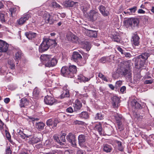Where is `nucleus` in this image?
I'll use <instances>...</instances> for the list:
<instances>
[{"mask_svg":"<svg viewBox=\"0 0 154 154\" xmlns=\"http://www.w3.org/2000/svg\"><path fill=\"white\" fill-rule=\"evenodd\" d=\"M149 56V54L145 52L135 57L134 60L136 68L142 69L144 67L145 62Z\"/></svg>","mask_w":154,"mask_h":154,"instance_id":"1","label":"nucleus"},{"mask_svg":"<svg viewBox=\"0 0 154 154\" xmlns=\"http://www.w3.org/2000/svg\"><path fill=\"white\" fill-rule=\"evenodd\" d=\"M40 59L47 67H53L55 66L57 63V60L50 55H42L40 57Z\"/></svg>","mask_w":154,"mask_h":154,"instance_id":"2","label":"nucleus"},{"mask_svg":"<svg viewBox=\"0 0 154 154\" xmlns=\"http://www.w3.org/2000/svg\"><path fill=\"white\" fill-rule=\"evenodd\" d=\"M56 44L55 40L44 38L42 43L39 47V51L41 52L45 51L47 50L51 45L55 47L56 45Z\"/></svg>","mask_w":154,"mask_h":154,"instance_id":"3","label":"nucleus"},{"mask_svg":"<svg viewBox=\"0 0 154 154\" xmlns=\"http://www.w3.org/2000/svg\"><path fill=\"white\" fill-rule=\"evenodd\" d=\"M123 23L125 26L127 28L131 27L134 29L138 26L139 23V20L137 18H130L125 20Z\"/></svg>","mask_w":154,"mask_h":154,"instance_id":"4","label":"nucleus"},{"mask_svg":"<svg viewBox=\"0 0 154 154\" xmlns=\"http://www.w3.org/2000/svg\"><path fill=\"white\" fill-rule=\"evenodd\" d=\"M55 17L56 15L54 14L50 15L48 13H45L44 15L43 18L46 23L52 24L55 22Z\"/></svg>","mask_w":154,"mask_h":154,"instance_id":"5","label":"nucleus"},{"mask_svg":"<svg viewBox=\"0 0 154 154\" xmlns=\"http://www.w3.org/2000/svg\"><path fill=\"white\" fill-rule=\"evenodd\" d=\"M114 117L115 118L119 129L120 131L123 130L124 128L122 124V121L123 120V118L122 116L116 113Z\"/></svg>","mask_w":154,"mask_h":154,"instance_id":"6","label":"nucleus"},{"mask_svg":"<svg viewBox=\"0 0 154 154\" xmlns=\"http://www.w3.org/2000/svg\"><path fill=\"white\" fill-rule=\"evenodd\" d=\"M78 142L79 145L81 147L86 148L87 147L85 145V142L86 140L85 136L83 134H81L79 135L78 137Z\"/></svg>","mask_w":154,"mask_h":154,"instance_id":"7","label":"nucleus"},{"mask_svg":"<svg viewBox=\"0 0 154 154\" xmlns=\"http://www.w3.org/2000/svg\"><path fill=\"white\" fill-rule=\"evenodd\" d=\"M9 44L6 42L0 40V51L1 52H5L8 51Z\"/></svg>","mask_w":154,"mask_h":154,"instance_id":"8","label":"nucleus"},{"mask_svg":"<svg viewBox=\"0 0 154 154\" xmlns=\"http://www.w3.org/2000/svg\"><path fill=\"white\" fill-rule=\"evenodd\" d=\"M44 101L45 103L50 105H52L56 102V100L53 97L47 96L45 97Z\"/></svg>","mask_w":154,"mask_h":154,"instance_id":"9","label":"nucleus"},{"mask_svg":"<svg viewBox=\"0 0 154 154\" xmlns=\"http://www.w3.org/2000/svg\"><path fill=\"white\" fill-rule=\"evenodd\" d=\"M67 140L70 143L73 147L76 146V140L75 135L71 133H69L66 137Z\"/></svg>","mask_w":154,"mask_h":154,"instance_id":"10","label":"nucleus"},{"mask_svg":"<svg viewBox=\"0 0 154 154\" xmlns=\"http://www.w3.org/2000/svg\"><path fill=\"white\" fill-rule=\"evenodd\" d=\"M89 19L91 20H96L98 17V13L94 11H91L88 14Z\"/></svg>","mask_w":154,"mask_h":154,"instance_id":"11","label":"nucleus"},{"mask_svg":"<svg viewBox=\"0 0 154 154\" xmlns=\"http://www.w3.org/2000/svg\"><path fill=\"white\" fill-rule=\"evenodd\" d=\"M98 9L101 14L104 17H107L109 14V11L106 9V8L104 6L101 5L99 6Z\"/></svg>","mask_w":154,"mask_h":154,"instance_id":"12","label":"nucleus"},{"mask_svg":"<svg viewBox=\"0 0 154 154\" xmlns=\"http://www.w3.org/2000/svg\"><path fill=\"white\" fill-rule=\"evenodd\" d=\"M72 59L75 62H79L82 59V56L77 52L74 51L73 52L72 55Z\"/></svg>","mask_w":154,"mask_h":154,"instance_id":"13","label":"nucleus"},{"mask_svg":"<svg viewBox=\"0 0 154 154\" xmlns=\"http://www.w3.org/2000/svg\"><path fill=\"white\" fill-rule=\"evenodd\" d=\"M69 69L70 78L73 77L74 76V74L76 73L77 71L76 67L75 65H71L69 66Z\"/></svg>","mask_w":154,"mask_h":154,"instance_id":"14","label":"nucleus"},{"mask_svg":"<svg viewBox=\"0 0 154 154\" xmlns=\"http://www.w3.org/2000/svg\"><path fill=\"white\" fill-rule=\"evenodd\" d=\"M140 39V38L137 34H134L132 38V43L135 46H138L139 45Z\"/></svg>","mask_w":154,"mask_h":154,"instance_id":"15","label":"nucleus"},{"mask_svg":"<svg viewBox=\"0 0 154 154\" xmlns=\"http://www.w3.org/2000/svg\"><path fill=\"white\" fill-rule=\"evenodd\" d=\"M67 85H66L63 87V93L60 96V98L63 99L65 97H69V90L67 88Z\"/></svg>","mask_w":154,"mask_h":154,"instance_id":"16","label":"nucleus"},{"mask_svg":"<svg viewBox=\"0 0 154 154\" xmlns=\"http://www.w3.org/2000/svg\"><path fill=\"white\" fill-rule=\"evenodd\" d=\"M58 123V120L57 119H55L53 122L52 119H50L48 120L46 124L47 125L49 126H52L53 125V128H54L56 127L57 124Z\"/></svg>","mask_w":154,"mask_h":154,"instance_id":"17","label":"nucleus"},{"mask_svg":"<svg viewBox=\"0 0 154 154\" xmlns=\"http://www.w3.org/2000/svg\"><path fill=\"white\" fill-rule=\"evenodd\" d=\"M69 71V68L67 66L63 67L61 70V73L64 76L70 78Z\"/></svg>","mask_w":154,"mask_h":154,"instance_id":"18","label":"nucleus"},{"mask_svg":"<svg viewBox=\"0 0 154 154\" xmlns=\"http://www.w3.org/2000/svg\"><path fill=\"white\" fill-rule=\"evenodd\" d=\"M29 18V14H27L24 15L23 17H22L17 20L18 24L20 25L23 24L25 21L27 20Z\"/></svg>","mask_w":154,"mask_h":154,"instance_id":"19","label":"nucleus"},{"mask_svg":"<svg viewBox=\"0 0 154 154\" xmlns=\"http://www.w3.org/2000/svg\"><path fill=\"white\" fill-rule=\"evenodd\" d=\"M74 110L77 111L79 110L82 107V103L78 100H76L74 105Z\"/></svg>","mask_w":154,"mask_h":154,"instance_id":"20","label":"nucleus"},{"mask_svg":"<svg viewBox=\"0 0 154 154\" xmlns=\"http://www.w3.org/2000/svg\"><path fill=\"white\" fill-rule=\"evenodd\" d=\"M131 105L132 107L135 109H138L140 108L141 105L137 102L136 100H132L131 102Z\"/></svg>","mask_w":154,"mask_h":154,"instance_id":"21","label":"nucleus"},{"mask_svg":"<svg viewBox=\"0 0 154 154\" xmlns=\"http://www.w3.org/2000/svg\"><path fill=\"white\" fill-rule=\"evenodd\" d=\"M18 133V136L22 138L25 139V140H27L28 138V136L24 134L23 131L20 129H18L17 130Z\"/></svg>","mask_w":154,"mask_h":154,"instance_id":"22","label":"nucleus"},{"mask_svg":"<svg viewBox=\"0 0 154 154\" xmlns=\"http://www.w3.org/2000/svg\"><path fill=\"white\" fill-rule=\"evenodd\" d=\"M34 135L33 134V135H29V142H30L32 143H35L39 142L40 140L39 138L37 137H35L33 135Z\"/></svg>","mask_w":154,"mask_h":154,"instance_id":"23","label":"nucleus"},{"mask_svg":"<svg viewBox=\"0 0 154 154\" xmlns=\"http://www.w3.org/2000/svg\"><path fill=\"white\" fill-rule=\"evenodd\" d=\"M86 34L87 35L90 37L95 38L97 35V32L96 31L88 30Z\"/></svg>","mask_w":154,"mask_h":154,"instance_id":"24","label":"nucleus"},{"mask_svg":"<svg viewBox=\"0 0 154 154\" xmlns=\"http://www.w3.org/2000/svg\"><path fill=\"white\" fill-rule=\"evenodd\" d=\"M112 105L114 107H116L118 106L119 102V99L117 97L115 96L112 97Z\"/></svg>","mask_w":154,"mask_h":154,"instance_id":"25","label":"nucleus"},{"mask_svg":"<svg viewBox=\"0 0 154 154\" xmlns=\"http://www.w3.org/2000/svg\"><path fill=\"white\" fill-rule=\"evenodd\" d=\"M29 101L27 99L23 98L22 99L20 102V106L21 107H25V106L28 105Z\"/></svg>","mask_w":154,"mask_h":154,"instance_id":"26","label":"nucleus"},{"mask_svg":"<svg viewBox=\"0 0 154 154\" xmlns=\"http://www.w3.org/2000/svg\"><path fill=\"white\" fill-rule=\"evenodd\" d=\"M9 10L11 12V16L14 17L15 15L16 14H17L18 12V7H12L10 8Z\"/></svg>","mask_w":154,"mask_h":154,"instance_id":"27","label":"nucleus"},{"mask_svg":"<svg viewBox=\"0 0 154 154\" xmlns=\"http://www.w3.org/2000/svg\"><path fill=\"white\" fill-rule=\"evenodd\" d=\"M22 54V53L21 50H17L14 55V60L17 61H18L19 60H20Z\"/></svg>","mask_w":154,"mask_h":154,"instance_id":"28","label":"nucleus"},{"mask_svg":"<svg viewBox=\"0 0 154 154\" xmlns=\"http://www.w3.org/2000/svg\"><path fill=\"white\" fill-rule=\"evenodd\" d=\"M77 3L71 1L66 0L64 2V5L66 7H72Z\"/></svg>","mask_w":154,"mask_h":154,"instance_id":"29","label":"nucleus"},{"mask_svg":"<svg viewBox=\"0 0 154 154\" xmlns=\"http://www.w3.org/2000/svg\"><path fill=\"white\" fill-rule=\"evenodd\" d=\"M94 129L95 130L97 131L100 134H101V131L102 130L101 124L99 123H97L94 126Z\"/></svg>","mask_w":154,"mask_h":154,"instance_id":"30","label":"nucleus"},{"mask_svg":"<svg viewBox=\"0 0 154 154\" xmlns=\"http://www.w3.org/2000/svg\"><path fill=\"white\" fill-rule=\"evenodd\" d=\"M78 79L80 80L81 82H86L89 81L90 80V78H86L83 75L80 74L78 75Z\"/></svg>","mask_w":154,"mask_h":154,"instance_id":"31","label":"nucleus"},{"mask_svg":"<svg viewBox=\"0 0 154 154\" xmlns=\"http://www.w3.org/2000/svg\"><path fill=\"white\" fill-rule=\"evenodd\" d=\"M103 149L104 151L106 152H111L112 148L110 145L106 144L104 145Z\"/></svg>","mask_w":154,"mask_h":154,"instance_id":"32","label":"nucleus"},{"mask_svg":"<svg viewBox=\"0 0 154 154\" xmlns=\"http://www.w3.org/2000/svg\"><path fill=\"white\" fill-rule=\"evenodd\" d=\"M36 128L38 129L42 130L44 128L45 124L42 122L36 123L35 124Z\"/></svg>","mask_w":154,"mask_h":154,"instance_id":"33","label":"nucleus"},{"mask_svg":"<svg viewBox=\"0 0 154 154\" xmlns=\"http://www.w3.org/2000/svg\"><path fill=\"white\" fill-rule=\"evenodd\" d=\"M79 116L82 118L86 119L88 118V115L87 112H83L79 114Z\"/></svg>","mask_w":154,"mask_h":154,"instance_id":"34","label":"nucleus"},{"mask_svg":"<svg viewBox=\"0 0 154 154\" xmlns=\"http://www.w3.org/2000/svg\"><path fill=\"white\" fill-rule=\"evenodd\" d=\"M40 93L39 89L37 88H35L33 90V96L35 97H37Z\"/></svg>","mask_w":154,"mask_h":154,"instance_id":"35","label":"nucleus"},{"mask_svg":"<svg viewBox=\"0 0 154 154\" xmlns=\"http://www.w3.org/2000/svg\"><path fill=\"white\" fill-rule=\"evenodd\" d=\"M122 74L123 75L128 76V78H130L131 77V73L129 70L128 69H125L123 72Z\"/></svg>","mask_w":154,"mask_h":154,"instance_id":"36","label":"nucleus"},{"mask_svg":"<svg viewBox=\"0 0 154 154\" xmlns=\"http://www.w3.org/2000/svg\"><path fill=\"white\" fill-rule=\"evenodd\" d=\"M53 138L55 141L57 142L58 143L61 145H63L64 143H63L62 142H60V138L57 137L56 135H54Z\"/></svg>","mask_w":154,"mask_h":154,"instance_id":"37","label":"nucleus"},{"mask_svg":"<svg viewBox=\"0 0 154 154\" xmlns=\"http://www.w3.org/2000/svg\"><path fill=\"white\" fill-rule=\"evenodd\" d=\"M36 35L37 34L36 33L29 32V39L33 40Z\"/></svg>","mask_w":154,"mask_h":154,"instance_id":"38","label":"nucleus"},{"mask_svg":"<svg viewBox=\"0 0 154 154\" xmlns=\"http://www.w3.org/2000/svg\"><path fill=\"white\" fill-rule=\"evenodd\" d=\"M65 135L66 134H63L60 138V142H62L63 143H64L63 145H64L66 143L65 138Z\"/></svg>","mask_w":154,"mask_h":154,"instance_id":"39","label":"nucleus"},{"mask_svg":"<svg viewBox=\"0 0 154 154\" xmlns=\"http://www.w3.org/2000/svg\"><path fill=\"white\" fill-rule=\"evenodd\" d=\"M118 145V149L120 151H122L123 150V148L122 145V143L119 141L117 142Z\"/></svg>","mask_w":154,"mask_h":154,"instance_id":"40","label":"nucleus"},{"mask_svg":"<svg viewBox=\"0 0 154 154\" xmlns=\"http://www.w3.org/2000/svg\"><path fill=\"white\" fill-rule=\"evenodd\" d=\"M95 119H96L101 120L103 119V116L101 113H97L95 117Z\"/></svg>","mask_w":154,"mask_h":154,"instance_id":"41","label":"nucleus"},{"mask_svg":"<svg viewBox=\"0 0 154 154\" xmlns=\"http://www.w3.org/2000/svg\"><path fill=\"white\" fill-rule=\"evenodd\" d=\"M127 62L125 61H122L121 63L119 64V66L121 68H125L126 66Z\"/></svg>","mask_w":154,"mask_h":154,"instance_id":"42","label":"nucleus"},{"mask_svg":"<svg viewBox=\"0 0 154 154\" xmlns=\"http://www.w3.org/2000/svg\"><path fill=\"white\" fill-rule=\"evenodd\" d=\"M14 60H9L8 61V64L11 66V69H13L15 67V65L14 64Z\"/></svg>","mask_w":154,"mask_h":154,"instance_id":"43","label":"nucleus"},{"mask_svg":"<svg viewBox=\"0 0 154 154\" xmlns=\"http://www.w3.org/2000/svg\"><path fill=\"white\" fill-rule=\"evenodd\" d=\"M5 14H4L0 12V20L2 23L5 22Z\"/></svg>","mask_w":154,"mask_h":154,"instance_id":"44","label":"nucleus"},{"mask_svg":"<svg viewBox=\"0 0 154 154\" xmlns=\"http://www.w3.org/2000/svg\"><path fill=\"white\" fill-rule=\"evenodd\" d=\"M73 34L71 32H69L67 35H66L67 38L68 39V40L69 41H72V37H73L72 36Z\"/></svg>","mask_w":154,"mask_h":154,"instance_id":"45","label":"nucleus"},{"mask_svg":"<svg viewBox=\"0 0 154 154\" xmlns=\"http://www.w3.org/2000/svg\"><path fill=\"white\" fill-rule=\"evenodd\" d=\"M72 36L71 42L74 43L77 42L79 40L78 37L73 34Z\"/></svg>","mask_w":154,"mask_h":154,"instance_id":"46","label":"nucleus"},{"mask_svg":"<svg viewBox=\"0 0 154 154\" xmlns=\"http://www.w3.org/2000/svg\"><path fill=\"white\" fill-rule=\"evenodd\" d=\"M51 7H53L54 8H59L60 7V5L58 4L56 2H54V0L53 3H52V5H51Z\"/></svg>","mask_w":154,"mask_h":154,"instance_id":"47","label":"nucleus"},{"mask_svg":"<svg viewBox=\"0 0 154 154\" xmlns=\"http://www.w3.org/2000/svg\"><path fill=\"white\" fill-rule=\"evenodd\" d=\"M85 48L87 51H88L91 48L90 43L89 42H86L85 45Z\"/></svg>","mask_w":154,"mask_h":154,"instance_id":"48","label":"nucleus"},{"mask_svg":"<svg viewBox=\"0 0 154 154\" xmlns=\"http://www.w3.org/2000/svg\"><path fill=\"white\" fill-rule=\"evenodd\" d=\"M153 80L152 79H145L144 82V84H150L153 82Z\"/></svg>","mask_w":154,"mask_h":154,"instance_id":"49","label":"nucleus"},{"mask_svg":"<svg viewBox=\"0 0 154 154\" xmlns=\"http://www.w3.org/2000/svg\"><path fill=\"white\" fill-rule=\"evenodd\" d=\"M122 84V82L121 81H117L115 84V87L118 88V87H120Z\"/></svg>","mask_w":154,"mask_h":154,"instance_id":"50","label":"nucleus"},{"mask_svg":"<svg viewBox=\"0 0 154 154\" xmlns=\"http://www.w3.org/2000/svg\"><path fill=\"white\" fill-rule=\"evenodd\" d=\"M137 9V7H136L134 6L133 7V8H130L128 10H129L130 11V12L131 13H134Z\"/></svg>","mask_w":154,"mask_h":154,"instance_id":"51","label":"nucleus"},{"mask_svg":"<svg viewBox=\"0 0 154 154\" xmlns=\"http://www.w3.org/2000/svg\"><path fill=\"white\" fill-rule=\"evenodd\" d=\"M6 137L9 140L11 139V136L9 132L7 130L5 131Z\"/></svg>","mask_w":154,"mask_h":154,"instance_id":"52","label":"nucleus"},{"mask_svg":"<svg viewBox=\"0 0 154 154\" xmlns=\"http://www.w3.org/2000/svg\"><path fill=\"white\" fill-rule=\"evenodd\" d=\"M107 60L106 59V57H102L99 60L100 62L104 63L107 61Z\"/></svg>","mask_w":154,"mask_h":154,"instance_id":"53","label":"nucleus"},{"mask_svg":"<svg viewBox=\"0 0 154 154\" xmlns=\"http://www.w3.org/2000/svg\"><path fill=\"white\" fill-rule=\"evenodd\" d=\"M54 0H48L46 2V4L51 7Z\"/></svg>","mask_w":154,"mask_h":154,"instance_id":"54","label":"nucleus"},{"mask_svg":"<svg viewBox=\"0 0 154 154\" xmlns=\"http://www.w3.org/2000/svg\"><path fill=\"white\" fill-rule=\"evenodd\" d=\"M66 111L67 112L69 113H72L73 112V110L72 107H70L66 109Z\"/></svg>","mask_w":154,"mask_h":154,"instance_id":"55","label":"nucleus"},{"mask_svg":"<svg viewBox=\"0 0 154 154\" xmlns=\"http://www.w3.org/2000/svg\"><path fill=\"white\" fill-rule=\"evenodd\" d=\"M73 123L75 125H82L83 123V122L78 120H75L74 121Z\"/></svg>","mask_w":154,"mask_h":154,"instance_id":"56","label":"nucleus"},{"mask_svg":"<svg viewBox=\"0 0 154 154\" xmlns=\"http://www.w3.org/2000/svg\"><path fill=\"white\" fill-rule=\"evenodd\" d=\"M39 120V119L38 118H31L30 117H29V122H32L33 123H34L33 122L34 121H37L38 120Z\"/></svg>","mask_w":154,"mask_h":154,"instance_id":"57","label":"nucleus"},{"mask_svg":"<svg viewBox=\"0 0 154 154\" xmlns=\"http://www.w3.org/2000/svg\"><path fill=\"white\" fill-rule=\"evenodd\" d=\"M85 152L81 149H78L76 152V154H84Z\"/></svg>","mask_w":154,"mask_h":154,"instance_id":"58","label":"nucleus"},{"mask_svg":"<svg viewBox=\"0 0 154 154\" xmlns=\"http://www.w3.org/2000/svg\"><path fill=\"white\" fill-rule=\"evenodd\" d=\"M123 54H124L125 56L127 57L130 58L131 56V55L129 53L124 52Z\"/></svg>","mask_w":154,"mask_h":154,"instance_id":"59","label":"nucleus"},{"mask_svg":"<svg viewBox=\"0 0 154 154\" xmlns=\"http://www.w3.org/2000/svg\"><path fill=\"white\" fill-rule=\"evenodd\" d=\"M113 40L114 41L116 42H119L120 40L119 38L117 36H115L113 37Z\"/></svg>","mask_w":154,"mask_h":154,"instance_id":"60","label":"nucleus"},{"mask_svg":"<svg viewBox=\"0 0 154 154\" xmlns=\"http://www.w3.org/2000/svg\"><path fill=\"white\" fill-rule=\"evenodd\" d=\"M126 88L125 86H122L120 88V91L122 93H123L126 90Z\"/></svg>","mask_w":154,"mask_h":154,"instance_id":"61","label":"nucleus"},{"mask_svg":"<svg viewBox=\"0 0 154 154\" xmlns=\"http://www.w3.org/2000/svg\"><path fill=\"white\" fill-rule=\"evenodd\" d=\"M6 154H11V151L10 147L8 148L6 150Z\"/></svg>","mask_w":154,"mask_h":154,"instance_id":"62","label":"nucleus"},{"mask_svg":"<svg viewBox=\"0 0 154 154\" xmlns=\"http://www.w3.org/2000/svg\"><path fill=\"white\" fill-rule=\"evenodd\" d=\"M105 130L106 132L108 134V135H109V134L111 133V130L110 129H107V128H106Z\"/></svg>","mask_w":154,"mask_h":154,"instance_id":"63","label":"nucleus"},{"mask_svg":"<svg viewBox=\"0 0 154 154\" xmlns=\"http://www.w3.org/2000/svg\"><path fill=\"white\" fill-rule=\"evenodd\" d=\"M10 101V99L8 98H6L4 99V102L6 103H8Z\"/></svg>","mask_w":154,"mask_h":154,"instance_id":"64","label":"nucleus"}]
</instances>
